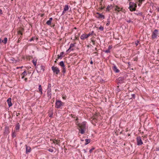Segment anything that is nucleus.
Instances as JSON below:
<instances>
[{"mask_svg":"<svg viewBox=\"0 0 159 159\" xmlns=\"http://www.w3.org/2000/svg\"><path fill=\"white\" fill-rule=\"evenodd\" d=\"M129 5L130 11H135L137 7V5L136 3L134 2H129Z\"/></svg>","mask_w":159,"mask_h":159,"instance_id":"1","label":"nucleus"},{"mask_svg":"<svg viewBox=\"0 0 159 159\" xmlns=\"http://www.w3.org/2000/svg\"><path fill=\"white\" fill-rule=\"evenodd\" d=\"M64 103L61 101L56 100L55 102V107L57 109L61 108V107L64 106Z\"/></svg>","mask_w":159,"mask_h":159,"instance_id":"2","label":"nucleus"},{"mask_svg":"<svg viewBox=\"0 0 159 159\" xmlns=\"http://www.w3.org/2000/svg\"><path fill=\"white\" fill-rule=\"evenodd\" d=\"M35 68L38 73L42 72L44 71L45 67L43 66L39 65Z\"/></svg>","mask_w":159,"mask_h":159,"instance_id":"3","label":"nucleus"},{"mask_svg":"<svg viewBox=\"0 0 159 159\" xmlns=\"http://www.w3.org/2000/svg\"><path fill=\"white\" fill-rule=\"evenodd\" d=\"M94 31H92L91 33H89L88 34H83L80 36V38L81 39H85L88 38L90 35H92Z\"/></svg>","mask_w":159,"mask_h":159,"instance_id":"4","label":"nucleus"},{"mask_svg":"<svg viewBox=\"0 0 159 159\" xmlns=\"http://www.w3.org/2000/svg\"><path fill=\"white\" fill-rule=\"evenodd\" d=\"M158 30L157 29H155L152 32V38L153 39H154L157 38V36L158 34Z\"/></svg>","mask_w":159,"mask_h":159,"instance_id":"5","label":"nucleus"},{"mask_svg":"<svg viewBox=\"0 0 159 159\" xmlns=\"http://www.w3.org/2000/svg\"><path fill=\"white\" fill-rule=\"evenodd\" d=\"M137 145L138 146H140L143 144L141 138L140 137H138L136 138Z\"/></svg>","mask_w":159,"mask_h":159,"instance_id":"6","label":"nucleus"},{"mask_svg":"<svg viewBox=\"0 0 159 159\" xmlns=\"http://www.w3.org/2000/svg\"><path fill=\"white\" fill-rule=\"evenodd\" d=\"M52 69L53 73L56 74H58L60 72V70L59 68L57 67L53 66L52 67Z\"/></svg>","mask_w":159,"mask_h":159,"instance_id":"7","label":"nucleus"},{"mask_svg":"<svg viewBox=\"0 0 159 159\" xmlns=\"http://www.w3.org/2000/svg\"><path fill=\"white\" fill-rule=\"evenodd\" d=\"M86 122L85 121L82 122L80 125H79V128L80 129H86Z\"/></svg>","mask_w":159,"mask_h":159,"instance_id":"8","label":"nucleus"},{"mask_svg":"<svg viewBox=\"0 0 159 159\" xmlns=\"http://www.w3.org/2000/svg\"><path fill=\"white\" fill-rule=\"evenodd\" d=\"M69 6L67 5H66L64 6L63 11L62 12V15H63L65 13L66 11H67L69 9Z\"/></svg>","mask_w":159,"mask_h":159,"instance_id":"9","label":"nucleus"},{"mask_svg":"<svg viewBox=\"0 0 159 159\" xmlns=\"http://www.w3.org/2000/svg\"><path fill=\"white\" fill-rule=\"evenodd\" d=\"M47 95L49 99L51 98V89H47Z\"/></svg>","mask_w":159,"mask_h":159,"instance_id":"10","label":"nucleus"},{"mask_svg":"<svg viewBox=\"0 0 159 159\" xmlns=\"http://www.w3.org/2000/svg\"><path fill=\"white\" fill-rule=\"evenodd\" d=\"M124 77H120L118 78L117 81L119 83H122L124 82Z\"/></svg>","mask_w":159,"mask_h":159,"instance_id":"11","label":"nucleus"},{"mask_svg":"<svg viewBox=\"0 0 159 159\" xmlns=\"http://www.w3.org/2000/svg\"><path fill=\"white\" fill-rule=\"evenodd\" d=\"M7 102L9 107H10L12 106V104L11 102V98H9L7 99Z\"/></svg>","mask_w":159,"mask_h":159,"instance_id":"12","label":"nucleus"},{"mask_svg":"<svg viewBox=\"0 0 159 159\" xmlns=\"http://www.w3.org/2000/svg\"><path fill=\"white\" fill-rule=\"evenodd\" d=\"M114 9L116 11H117L118 12L120 11H122L123 9L122 8H120L117 6L115 7Z\"/></svg>","mask_w":159,"mask_h":159,"instance_id":"13","label":"nucleus"},{"mask_svg":"<svg viewBox=\"0 0 159 159\" xmlns=\"http://www.w3.org/2000/svg\"><path fill=\"white\" fill-rule=\"evenodd\" d=\"M113 70L116 73H119L120 72L119 70L117 69L115 65H114L113 67Z\"/></svg>","mask_w":159,"mask_h":159,"instance_id":"14","label":"nucleus"},{"mask_svg":"<svg viewBox=\"0 0 159 159\" xmlns=\"http://www.w3.org/2000/svg\"><path fill=\"white\" fill-rule=\"evenodd\" d=\"M9 133V129L7 127H6L4 130V134L7 135Z\"/></svg>","mask_w":159,"mask_h":159,"instance_id":"15","label":"nucleus"},{"mask_svg":"<svg viewBox=\"0 0 159 159\" xmlns=\"http://www.w3.org/2000/svg\"><path fill=\"white\" fill-rule=\"evenodd\" d=\"M26 153H27L30 152L31 150V148L30 147H28L26 145Z\"/></svg>","mask_w":159,"mask_h":159,"instance_id":"16","label":"nucleus"},{"mask_svg":"<svg viewBox=\"0 0 159 159\" xmlns=\"http://www.w3.org/2000/svg\"><path fill=\"white\" fill-rule=\"evenodd\" d=\"M97 14L98 15V16L99 18H102L103 19H104V18H105L104 16V15H102V14L99 13H98V12H97Z\"/></svg>","mask_w":159,"mask_h":159,"instance_id":"17","label":"nucleus"},{"mask_svg":"<svg viewBox=\"0 0 159 159\" xmlns=\"http://www.w3.org/2000/svg\"><path fill=\"white\" fill-rule=\"evenodd\" d=\"M20 127V125L19 123H17L15 127V130L16 131L19 130Z\"/></svg>","mask_w":159,"mask_h":159,"instance_id":"18","label":"nucleus"},{"mask_svg":"<svg viewBox=\"0 0 159 159\" xmlns=\"http://www.w3.org/2000/svg\"><path fill=\"white\" fill-rule=\"evenodd\" d=\"M86 129H79V130L80 131V133L82 134H83L85 133Z\"/></svg>","mask_w":159,"mask_h":159,"instance_id":"19","label":"nucleus"},{"mask_svg":"<svg viewBox=\"0 0 159 159\" xmlns=\"http://www.w3.org/2000/svg\"><path fill=\"white\" fill-rule=\"evenodd\" d=\"M74 50V49H73L72 48H70V47L69 49L66 51V52L67 53H69L71 51Z\"/></svg>","mask_w":159,"mask_h":159,"instance_id":"20","label":"nucleus"},{"mask_svg":"<svg viewBox=\"0 0 159 159\" xmlns=\"http://www.w3.org/2000/svg\"><path fill=\"white\" fill-rule=\"evenodd\" d=\"M59 65H60L62 68H64V67H65V66L64 65V63L63 62V61H62L60 62L59 63Z\"/></svg>","mask_w":159,"mask_h":159,"instance_id":"21","label":"nucleus"},{"mask_svg":"<svg viewBox=\"0 0 159 159\" xmlns=\"http://www.w3.org/2000/svg\"><path fill=\"white\" fill-rule=\"evenodd\" d=\"M112 7V6L111 5H108L107 8H106V11H109L111 9V7Z\"/></svg>","mask_w":159,"mask_h":159,"instance_id":"22","label":"nucleus"},{"mask_svg":"<svg viewBox=\"0 0 159 159\" xmlns=\"http://www.w3.org/2000/svg\"><path fill=\"white\" fill-rule=\"evenodd\" d=\"M86 143L85 144V145H86L89 143L90 142V139H86L85 140Z\"/></svg>","mask_w":159,"mask_h":159,"instance_id":"23","label":"nucleus"},{"mask_svg":"<svg viewBox=\"0 0 159 159\" xmlns=\"http://www.w3.org/2000/svg\"><path fill=\"white\" fill-rule=\"evenodd\" d=\"M32 62L33 63V64L35 66V67H36V66L37 65H36L37 63V60H35L34 59H33L32 60Z\"/></svg>","mask_w":159,"mask_h":159,"instance_id":"24","label":"nucleus"},{"mask_svg":"<svg viewBox=\"0 0 159 159\" xmlns=\"http://www.w3.org/2000/svg\"><path fill=\"white\" fill-rule=\"evenodd\" d=\"M39 91L40 92L41 94L43 93L42 89V88L41 86V85H39Z\"/></svg>","mask_w":159,"mask_h":159,"instance_id":"25","label":"nucleus"},{"mask_svg":"<svg viewBox=\"0 0 159 159\" xmlns=\"http://www.w3.org/2000/svg\"><path fill=\"white\" fill-rule=\"evenodd\" d=\"M7 41V38H5L4 40L2 41V42L4 44H6Z\"/></svg>","mask_w":159,"mask_h":159,"instance_id":"26","label":"nucleus"},{"mask_svg":"<svg viewBox=\"0 0 159 159\" xmlns=\"http://www.w3.org/2000/svg\"><path fill=\"white\" fill-rule=\"evenodd\" d=\"M110 24V17H109L107 19V23L106 24V25L108 26Z\"/></svg>","mask_w":159,"mask_h":159,"instance_id":"27","label":"nucleus"},{"mask_svg":"<svg viewBox=\"0 0 159 159\" xmlns=\"http://www.w3.org/2000/svg\"><path fill=\"white\" fill-rule=\"evenodd\" d=\"M134 14L137 15H138V16H142V13L141 12H138V13H137V12H134Z\"/></svg>","mask_w":159,"mask_h":159,"instance_id":"28","label":"nucleus"},{"mask_svg":"<svg viewBox=\"0 0 159 159\" xmlns=\"http://www.w3.org/2000/svg\"><path fill=\"white\" fill-rule=\"evenodd\" d=\"M12 136L13 137H15L16 136V134L15 132L12 131Z\"/></svg>","mask_w":159,"mask_h":159,"instance_id":"29","label":"nucleus"},{"mask_svg":"<svg viewBox=\"0 0 159 159\" xmlns=\"http://www.w3.org/2000/svg\"><path fill=\"white\" fill-rule=\"evenodd\" d=\"M63 54H64V52H61L60 53V55H58V56L59 57V58H61L62 57V55H63Z\"/></svg>","mask_w":159,"mask_h":159,"instance_id":"30","label":"nucleus"},{"mask_svg":"<svg viewBox=\"0 0 159 159\" xmlns=\"http://www.w3.org/2000/svg\"><path fill=\"white\" fill-rule=\"evenodd\" d=\"M47 89H51V84H48Z\"/></svg>","mask_w":159,"mask_h":159,"instance_id":"31","label":"nucleus"},{"mask_svg":"<svg viewBox=\"0 0 159 159\" xmlns=\"http://www.w3.org/2000/svg\"><path fill=\"white\" fill-rule=\"evenodd\" d=\"M66 68L65 67H64V68H62V72L63 73H66Z\"/></svg>","mask_w":159,"mask_h":159,"instance_id":"32","label":"nucleus"},{"mask_svg":"<svg viewBox=\"0 0 159 159\" xmlns=\"http://www.w3.org/2000/svg\"><path fill=\"white\" fill-rule=\"evenodd\" d=\"M51 23V21L49 20L47 21L46 22V24L48 25H50Z\"/></svg>","mask_w":159,"mask_h":159,"instance_id":"33","label":"nucleus"},{"mask_svg":"<svg viewBox=\"0 0 159 159\" xmlns=\"http://www.w3.org/2000/svg\"><path fill=\"white\" fill-rule=\"evenodd\" d=\"M75 46V43H71L70 46V48H72L73 47H74Z\"/></svg>","mask_w":159,"mask_h":159,"instance_id":"34","label":"nucleus"},{"mask_svg":"<svg viewBox=\"0 0 159 159\" xmlns=\"http://www.w3.org/2000/svg\"><path fill=\"white\" fill-rule=\"evenodd\" d=\"M22 75H23L24 76H26L27 75L26 71H24L22 73Z\"/></svg>","mask_w":159,"mask_h":159,"instance_id":"35","label":"nucleus"},{"mask_svg":"<svg viewBox=\"0 0 159 159\" xmlns=\"http://www.w3.org/2000/svg\"><path fill=\"white\" fill-rule=\"evenodd\" d=\"M99 29L101 31H103L104 29V28L103 27L101 26L100 27H99Z\"/></svg>","mask_w":159,"mask_h":159,"instance_id":"36","label":"nucleus"},{"mask_svg":"<svg viewBox=\"0 0 159 159\" xmlns=\"http://www.w3.org/2000/svg\"><path fill=\"white\" fill-rule=\"evenodd\" d=\"M48 151L51 152H53V150L51 148H49L48 149Z\"/></svg>","mask_w":159,"mask_h":159,"instance_id":"37","label":"nucleus"},{"mask_svg":"<svg viewBox=\"0 0 159 159\" xmlns=\"http://www.w3.org/2000/svg\"><path fill=\"white\" fill-rule=\"evenodd\" d=\"M135 44L136 45V46H137V45H138V44L139 43V41H138V40H137V41H136L135 42Z\"/></svg>","mask_w":159,"mask_h":159,"instance_id":"38","label":"nucleus"},{"mask_svg":"<svg viewBox=\"0 0 159 159\" xmlns=\"http://www.w3.org/2000/svg\"><path fill=\"white\" fill-rule=\"evenodd\" d=\"M95 148H92L91 149L89 150V152L90 153H91L93 150H94Z\"/></svg>","mask_w":159,"mask_h":159,"instance_id":"39","label":"nucleus"},{"mask_svg":"<svg viewBox=\"0 0 159 159\" xmlns=\"http://www.w3.org/2000/svg\"><path fill=\"white\" fill-rule=\"evenodd\" d=\"M106 53H108L110 52L109 49H107L104 51Z\"/></svg>","mask_w":159,"mask_h":159,"instance_id":"40","label":"nucleus"},{"mask_svg":"<svg viewBox=\"0 0 159 159\" xmlns=\"http://www.w3.org/2000/svg\"><path fill=\"white\" fill-rule=\"evenodd\" d=\"M53 116V113H51V114H49V117H52Z\"/></svg>","mask_w":159,"mask_h":159,"instance_id":"41","label":"nucleus"},{"mask_svg":"<svg viewBox=\"0 0 159 159\" xmlns=\"http://www.w3.org/2000/svg\"><path fill=\"white\" fill-rule=\"evenodd\" d=\"M144 0H139V2H141V3H142V2L144 1Z\"/></svg>","mask_w":159,"mask_h":159,"instance_id":"42","label":"nucleus"},{"mask_svg":"<svg viewBox=\"0 0 159 159\" xmlns=\"http://www.w3.org/2000/svg\"><path fill=\"white\" fill-rule=\"evenodd\" d=\"M126 21L127 22L129 23L131 22H132V21L130 20H127Z\"/></svg>","mask_w":159,"mask_h":159,"instance_id":"43","label":"nucleus"},{"mask_svg":"<svg viewBox=\"0 0 159 159\" xmlns=\"http://www.w3.org/2000/svg\"><path fill=\"white\" fill-rule=\"evenodd\" d=\"M131 96L132 98H135V94H132L131 95Z\"/></svg>","mask_w":159,"mask_h":159,"instance_id":"44","label":"nucleus"},{"mask_svg":"<svg viewBox=\"0 0 159 159\" xmlns=\"http://www.w3.org/2000/svg\"><path fill=\"white\" fill-rule=\"evenodd\" d=\"M52 20V17H51L49 18V20L51 21Z\"/></svg>","mask_w":159,"mask_h":159,"instance_id":"45","label":"nucleus"},{"mask_svg":"<svg viewBox=\"0 0 159 159\" xmlns=\"http://www.w3.org/2000/svg\"><path fill=\"white\" fill-rule=\"evenodd\" d=\"M156 151H159V148H156Z\"/></svg>","mask_w":159,"mask_h":159,"instance_id":"46","label":"nucleus"},{"mask_svg":"<svg viewBox=\"0 0 159 159\" xmlns=\"http://www.w3.org/2000/svg\"><path fill=\"white\" fill-rule=\"evenodd\" d=\"M83 151H84V153H86L87 152V151L85 149H84L83 150Z\"/></svg>","mask_w":159,"mask_h":159,"instance_id":"47","label":"nucleus"},{"mask_svg":"<svg viewBox=\"0 0 159 159\" xmlns=\"http://www.w3.org/2000/svg\"><path fill=\"white\" fill-rule=\"evenodd\" d=\"M33 40V39H32H32H30L29 40V41H30V42H31V41H32Z\"/></svg>","mask_w":159,"mask_h":159,"instance_id":"48","label":"nucleus"},{"mask_svg":"<svg viewBox=\"0 0 159 159\" xmlns=\"http://www.w3.org/2000/svg\"><path fill=\"white\" fill-rule=\"evenodd\" d=\"M157 118H159V113L158 115H157Z\"/></svg>","mask_w":159,"mask_h":159,"instance_id":"49","label":"nucleus"},{"mask_svg":"<svg viewBox=\"0 0 159 159\" xmlns=\"http://www.w3.org/2000/svg\"><path fill=\"white\" fill-rule=\"evenodd\" d=\"M90 64H93V61H92V60H91V61L90 62Z\"/></svg>","mask_w":159,"mask_h":159,"instance_id":"50","label":"nucleus"},{"mask_svg":"<svg viewBox=\"0 0 159 159\" xmlns=\"http://www.w3.org/2000/svg\"><path fill=\"white\" fill-rule=\"evenodd\" d=\"M142 4L141 3V2H139V4H138V5L139 6H140Z\"/></svg>","mask_w":159,"mask_h":159,"instance_id":"51","label":"nucleus"},{"mask_svg":"<svg viewBox=\"0 0 159 159\" xmlns=\"http://www.w3.org/2000/svg\"><path fill=\"white\" fill-rule=\"evenodd\" d=\"M111 46H110L109 47H108V49H109V50H110V49H111Z\"/></svg>","mask_w":159,"mask_h":159,"instance_id":"52","label":"nucleus"},{"mask_svg":"<svg viewBox=\"0 0 159 159\" xmlns=\"http://www.w3.org/2000/svg\"><path fill=\"white\" fill-rule=\"evenodd\" d=\"M2 11L0 9V14H2Z\"/></svg>","mask_w":159,"mask_h":159,"instance_id":"53","label":"nucleus"},{"mask_svg":"<svg viewBox=\"0 0 159 159\" xmlns=\"http://www.w3.org/2000/svg\"><path fill=\"white\" fill-rule=\"evenodd\" d=\"M2 41L1 39L0 38V43L2 42Z\"/></svg>","mask_w":159,"mask_h":159,"instance_id":"54","label":"nucleus"},{"mask_svg":"<svg viewBox=\"0 0 159 159\" xmlns=\"http://www.w3.org/2000/svg\"><path fill=\"white\" fill-rule=\"evenodd\" d=\"M157 11H159V7H158V8H157Z\"/></svg>","mask_w":159,"mask_h":159,"instance_id":"55","label":"nucleus"},{"mask_svg":"<svg viewBox=\"0 0 159 159\" xmlns=\"http://www.w3.org/2000/svg\"><path fill=\"white\" fill-rule=\"evenodd\" d=\"M24 76L23 75V76L22 77V79H23V78H24Z\"/></svg>","mask_w":159,"mask_h":159,"instance_id":"56","label":"nucleus"},{"mask_svg":"<svg viewBox=\"0 0 159 159\" xmlns=\"http://www.w3.org/2000/svg\"><path fill=\"white\" fill-rule=\"evenodd\" d=\"M103 9V7H102L101 9Z\"/></svg>","mask_w":159,"mask_h":159,"instance_id":"57","label":"nucleus"},{"mask_svg":"<svg viewBox=\"0 0 159 159\" xmlns=\"http://www.w3.org/2000/svg\"><path fill=\"white\" fill-rule=\"evenodd\" d=\"M81 140L82 141H84V140Z\"/></svg>","mask_w":159,"mask_h":159,"instance_id":"58","label":"nucleus"},{"mask_svg":"<svg viewBox=\"0 0 159 159\" xmlns=\"http://www.w3.org/2000/svg\"><path fill=\"white\" fill-rule=\"evenodd\" d=\"M26 79H26V78H25V80H26Z\"/></svg>","mask_w":159,"mask_h":159,"instance_id":"59","label":"nucleus"}]
</instances>
